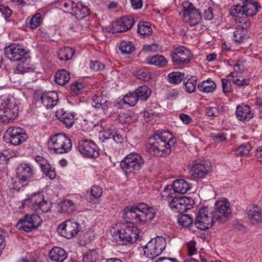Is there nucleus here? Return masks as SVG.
<instances>
[{
	"mask_svg": "<svg viewBox=\"0 0 262 262\" xmlns=\"http://www.w3.org/2000/svg\"><path fill=\"white\" fill-rule=\"evenodd\" d=\"M146 62L149 64L161 67L165 66L167 62L166 59L163 56L159 54L148 57L146 58Z\"/></svg>",
	"mask_w": 262,
	"mask_h": 262,
	"instance_id": "58836bf2",
	"label": "nucleus"
},
{
	"mask_svg": "<svg viewBox=\"0 0 262 262\" xmlns=\"http://www.w3.org/2000/svg\"><path fill=\"white\" fill-rule=\"evenodd\" d=\"M217 113V110L215 107L208 106L206 108V114L208 116H216Z\"/></svg>",
	"mask_w": 262,
	"mask_h": 262,
	"instance_id": "69168bd1",
	"label": "nucleus"
},
{
	"mask_svg": "<svg viewBox=\"0 0 262 262\" xmlns=\"http://www.w3.org/2000/svg\"><path fill=\"white\" fill-rule=\"evenodd\" d=\"M130 2L134 10L140 9L143 6V0H130Z\"/></svg>",
	"mask_w": 262,
	"mask_h": 262,
	"instance_id": "680f3d73",
	"label": "nucleus"
},
{
	"mask_svg": "<svg viewBox=\"0 0 262 262\" xmlns=\"http://www.w3.org/2000/svg\"><path fill=\"white\" fill-rule=\"evenodd\" d=\"M133 115V112L130 111H125L121 112L115 119V121L121 124L129 122Z\"/></svg>",
	"mask_w": 262,
	"mask_h": 262,
	"instance_id": "37998d69",
	"label": "nucleus"
},
{
	"mask_svg": "<svg viewBox=\"0 0 262 262\" xmlns=\"http://www.w3.org/2000/svg\"><path fill=\"white\" fill-rule=\"evenodd\" d=\"M172 186L174 192L181 194H185L191 189V185L183 179L174 180Z\"/></svg>",
	"mask_w": 262,
	"mask_h": 262,
	"instance_id": "c756f323",
	"label": "nucleus"
},
{
	"mask_svg": "<svg viewBox=\"0 0 262 262\" xmlns=\"http://www.w3.org/2000/svg\"><path fill=\"white\" fill-rule=\"evenodd\" d=\"M0 12L5 17H9L12 14L11 10L7 7L0 5Z\"/></svg>",
	"mask_w": 262,
	"mask_h": 262,
	"instance_id": "e2e57ef3",
	"label": "nucleus"
},
{
	"mask_svg": "<svg viewBox=\"0 0 262 262\" xmlns=\"http://www.w3.org/2000/svg\"><path fill=\"white\" fill-rule=\"evenodd\" d=\"M17 106L12 102L9 96H0V122L7 124L17 117Z\"/></svg>",
	"mask_w": 262,
	"mask_h": 262,
	"instance_id": "20e7f679",
	"label": "nucleus"
},
{
	"mask_svg": "<svg viewBox=\"0 0 262 262\" xmlns=\"http://www.w3.org/2000/svg\"><path fill=\"white\" fill-rule=\"evenodd\" d=\"M177 142L176 138L169 132L163 130L155 134L148 139L149 149L157 157L168 156Z\"/></svg>",
	"mask_w": 262,
	"mask_h": 262,
	"instance_id": "f257e3e1",
	"label": "nucleus"
},
{
	"mask_svg": "<svg viewBox=\"0 0 262 262\" xmlns=\"http://www.w3.org/2000/svg\"><path fill=\"white\" fill-rule=\"evenodd\" d=\"M155 262H179V261L174 257H160Z\"/></svg>",
	"mask_w": 262,
	"mask_h": 262,
	"instance_id": "774afa93",
	"label": "nucleus"
},
{
	"mask_svg": "<svg viewBox=\"0 0 262 262\" xmlns=\"http://www.w3.org/2000/svg\"><path fill=\"white\" fill-rule=\"evenodd\" d=\"M123 140L122 136L120 134L116 133L115 135H113L112 137H105L102 141V145L104 147L110 148L108 145L112 144L113 141L119 143H122Z\"/></svg>",
	"mask_w": 262,
	"mask_h": 262,
	"instance_id": "c03bdc74",
	"label": "nucleus"
},
{
	"mask_svg": "<svg viewBox=\"0 0 262 262\" xmlns=\"http://www.w3.org/2000/svg\"><path fill=\"white\" fill-rule=\"evenodd\" d=\"M252 147L248 142L241 144L237 149V154L240 156H245L249 155Z\"/></svg>",
	"mask_w": 262,
	"mask_h": 262,
	"instance_id": "603ef678",
	"label": "nucleus"
},
{
	"mask_svg": "<svg viewBox=\"0 0 262 262\" xmlns=\"http://www.w3.org/2000/svg\"><path fill=\"white\" fill-rule=\"evenodd\" d=\"M192 199L183 196L180 198H174L169 203V206L176 212H183L189 209Z\"/></svg>",
	"mask_w": 262,
	"mask_h": 262,
	"instance_id": "412c9836",
	"label": "nucleus"
},
{
	"mask_svg": "<svg viewBox=\"0 0 262 262\" xmlns=\"http://www.w3.org/2000/svg\"><path fill=\"white\" fill-rule=\"evenodd\" d=\"M180 14L182 15L184 21L193 26L202 21L201 13L189 1L183 2L180 7Z\"/></svg>",
	"mask_w": 262,
	"mask_h": 262,
	"instance_id": "39448f33",
	"label": "nucleus"
},
{
	"mask_svg": "<svg viewBox=\"0 0 262 262\" xmlns=\"http://www.w3.org/2000/svg\"><path fill=\"white\" fill-rule=\"evenodd\" d=\"M72 12L78 19H82L90 14V10L87 7L82 4L74 5L72 7Z\"/></svg>",
	"mask_w": 262,
	"mask_h": 262,
	"instance_id": "72a5a7b5",
	"label": "nucleus"
},
{
	"mask_svg": "<svg viewBox=\"0 0 262 262\" xmlns=\"http://www.w3.org/2000/svg\"><path fill=\"white\" fill-rule=\"evenodd\" d=\"M196 243L194 241L189 242L187 244L188 255L190 256L194 254L196 252Z\"/></svg>",
	"mask_w": 262,
	"mask_h": 262,
	"instance_id": "6e6d98bb",
	"label": "nucleus"
},
{
	"mask_svg": "<svg viewBox=\"0 0 262 262\" xmlns=\"http://www.w3.org/2000/svg\"><path fill=\"white\" fill-rule=\"evenodd\" d=\"M74 53L75 50L73 48L65 47L59 50L58 57L61 60H68L72 58Z\"/></svg>",
	"mask_w": 262,
	"mask_h": 262,
	"instance_id": "4c0bfd02",
	"label": "nucleus"
},
{
	"mask_svg": "<svg viewBox=\"0 0 262 262\" xmlns=\"http://www.w3.org/2000/svg\"><path fill=\"white\" fill-rule=\"evenodd\" d=\"M151 26L148 21H141L138 25L137 33L144 37L148 36L152 33Z\"/></svg>",
	"mask_w": 262,
	"mask_h": 262,
	"instance_id": "c9c22d12",
	"label": "nucleus"
},
{
	"mask_svg": "<svg viewBox=\"0 0 262 262\" xmlns=\"http://www.w3.org/2000/svg\"><path fill=\"white\" fill-rule=\"evenodd\" d=\"M102 194V188L98 185H94L91 187L90 192H88L86 200L92 204L99 202V198Z\"/></svg>",
	"mask_w": 262,
	"mask_h": 262,
	"instance_id": "473e14b6",
	"label": "nucleus"
},
{
	"mask_svg": "<svg viewBox=\"0 0 262 262\" xmlns=\"http://www.w3.org/2000/svg\"><path fill=\"white\" fill-rule=\"evenodd\" d=\"M166 244V240L164 237L157 236L149 241L144 247V254L150 258H154L162 253Z\"/></svg>",
	"mask_w": 262,
	"mask_h": 262,
	"instance_id": "1a4fd4ad",
	"label": "nucleus"
},
{
	"mask_svg": "<svg viewBox=\"0 0 262 262\" xmlns=\"http://www.w3.org/2000/svg\"><path fill=\"white\" fill-rule=\"evenodd\" d=\"M42 223V220L36 214H27L18 221L16 228L27 232L36 229Z\"/></svg>",
	"mask_w": 262,
	"mask_h": 262,
	"instance_id": "9b49d317",
	"label": "nucleus"
},
{
	"mask_svg": "<svg viewBox=\"0 0 262 262\" xmlns=\"http://www.w3.org/2000/svg\"><path fill=\"white\" fill-rule=\"evenodd\" d=\"M222 88H223V91L224 93H228L231 91V86L229 82V79H223L222 80Z\"/></svg>",
	"mask_w": 262,
	"mask_h": 262,
	"instance_id": "052dcab7",
	"label": "nucleus"
},
{
	"mask_svg": "<svg viewBox=\"0 0 262 262\" xmlns=\"http://www.w3.org/2000/svg\"><path fill=\"white\" fill-rule=\"evenodd\" d=\"M117 235L123 244H132L135 242L139 236V231L136 226L129 223L123 225L117 231Z\"/></svg>",
	"mask_w": 262,
	"mask_h": 262,
	"instance_id": "f8f14e48",
	"label": "nucleus"
},
{
	"mask_svg": "<svg viewBox=\"0 0 262 262\" xmlns=\"http://www.w3.org/2000/svg\"><path fill=\"white\" fill-rule=\"evenodd\" d=\"M227 78L229 80H231L233 83L239 86H245L249 84V80L244 79H241L238 78L237 75L233 73H231L228 76Z\"/></svg>",
	"mask_w": 262,
	"mask_h": 262,
	"instance_id": "de8ad7c7",
	"label": "nucleus"
},
{
	"mask_svg": "<svg viewBox=\"0 0 262 262\" xmlns=\"http://www.w3.org/2000/svg\"><path fill=\"white\" fill-rule=\"evenodd\" d=\"M231 212L230 204L226 199L217 201L212 212L219 222L224 223L227 221V218Z\"/></svg>",
	"mask_w": 262,
	"mask_h": 262,
	"instance_id": "f3484780",
	"label": "nucleus"
},
{
	"mask_svg": "<svg viewBox=\"0 0 262 262\" xmlns=\"http://www.w3.org/2000/svg\"><path fill=\"white\" fill-rule=\"evenodd\" d=\"M78 149L81 154L89 158H96L99 155L98 146L91 140H82L79 141Z\"/></svg>",
	"mask_w": 262,
	"mask_h": 262,
	"instance_id": "6ab92c4d",
	"label": "nucleus"
},
{
	"mask_svg": "<svg viewBox=\"0 0 262 262\" xmlns=\"http://www.w3.org/2000/svg\"><path fill=\"white\" fill-rule=\"evenodd\" d=\"M35 161L39 164L43 173L47 177L53 180L56 177V173L54 169H52L48 160L45 158L37 156L35 158Z\"/></svg>",
	"mask_w": 262,
	"mask_h": 262,
	"instance_id": "bb28decb",
	"label": "nucleus"
},
{
	"mask_svg": "<svg viewBox=\"0 0 262 262\" xmlns=\"http://www.w3.org/2000/svg\"><path fill=\"white\" fill-rule=\"evenodd\" d=\"M106 92L103 91L92 97V105L96 108H101L104 111L108 107V99Z\"/></svg>",
	"mask_w": 262,
	"mask_h": 262,
	"instance_id": "cd10ccee",
	"label": "nucleus"
},
{
	"mask_svg": "<svg viewBox=\"0 0 262 262\" xmlns=\"http://www.w3.org/2000/svg\"><path fill=\"white\" fill-rule=\"evenodd\" d=\"M80 230V224L75 219L67 220L62 223L57 228L59 234L68 239L76 236Z\"/></svg>",
	"mask_w": 262,
	"mask_h": 262,
	"instance_id": "4468645a",
	"label": "nucleus"
},
{
	"mask_svg": "<svg viewBox=\"0 0 262 262\" xmlns=\"http://www.w3.org/2000/svg\"><path fill=\"white\" fill-rule=\"evenodd\" d=\"M140 100L145 101L150 95L151 90L146 85L139 86L135 91Z\"/></svg>",
	"mask_w": 262,
	"mask_h": 262,
	"instance_id": "a19ab883",
	"label": "nucleus"
},
{
	"mask_svg": "<svg viewBox=\"0 0 262 262\" xmlns=\"http://www.w3.org/2000/svg\"><path fill=\"white\" fill-rule=\"evenodd\" d=\"M144 164V160L140 154L132 152L121 161L120 166L126 173H128L140 170Z\"/></svg>",
	"mask_w": 262,
	"mask_h": 262,
	"instance_id": "0eeeda50",
	"label": "nucleus"
},
{
	"mask_svg": "<svg viewBox=\"0 0 262 262\" xmlns=\"http://www.w3.org/2000/svg\"><path fill=\"white\" fill-rule=\"evenodd\" d=\"M98 259V254L95 249L90 250L83 257V262H96Z\"/></svg>",
	"mask_w": 262,
	"mask_h": 262,
	"instance_id": "8fccbe9b",
	"label": "nucleus"
},
{
	"mask_svg": "<svg viewBox=\"0 0 262 262\" xmlns=\"http://www.w3.org/2000/svg\"><path fill=\"white\" fill-rule=\"evenodd\" d=\"M43 196L41 194L33 195L31 198V202L33 207L38 212H47L51 207V204L42 200Z\"/></svg>",
	"mask_w": 262,
	"mask_h": 262,
	"instance_id": "5701e85b",
	"label": "nucleus"
},
{
	"mask_svg": "<svg viewBox=\"0 0 262 262\" xmlns=\"http://www.w3.org/2000/svg\"><path fill=\"white\" fill-rule=\"evenodd\" d=\"M49 148L57 154H62L69 151L72 147L70 139L63 134L52 136L48 141Z\"/></svg>",
	"mask_w": 262,
	"mask_h": 262,
	"instance_id": "423d86ee",
	"label": "nucleus"
},
{
	"mask_svg": "<svg viewBox=\"0 0 262 262\" xmlns=\"http://www.w3.org/2000/svg\"><path fill=\"white\" fill-rule=\"evenodd\" d=\"M90 67L94 71H98L104 68V65L99 61H91Z\"/></svg>",
	"mask_w": 262,
	"mask_h": 262,
	"instance_id": "13d9d810",
	"label": "nucleus"
},
{
	"mask_svg": "<svg viewBox=\"0 0 262 262\" xmlns=\"http://www.w3.org/2000/svg\"><path fill=\"white\" fill-rule=\"evenodd\" d=\"M189 171L194 178H204L211 171V163L208 160L198 159L189 165Z\"/></svg>",
	"mask_w": 262,
	"mask_h": 262,
	"instance_id": "9d476101",
	"label": "nucleus"
},
{
	"mask_svg": "<svg viewBox=\"0 0 262 262\" xmlns=\"http://www.w3.org/2000/svg\"><path fill=\"white\" fill-rule=\"evenodd\" d=\"M178 220L179 225L184 227H188L193 223L192 218L188 214H179Z\"/></svg>",
	"mask_w": 262,
	"mask_h": 262,
	"instance_id": "49530a36",
	"label": "nucleus"
},
{
	"mask_svg": "<svg viewBox=\"0 0 262 262\" xmlns=\"http://www.w3.org/2000/svg\"><path fill=\"white\" fill-rule=\"evenodd\" d=\"M212 139L217 142H222L226 140V134L218 132L212 134Z\"/></svg>",
	"mask_w": 262,
	"mask_h": 262,
	"instance_id": "4d7b16f0",
	"label": "nucleus"
},
{
	"mask_svg": "<svg viewBox=\"0 0 262 262\" xmlns=\"http://www.w3.org/2000/svg\"><path fill=\"white\" fill-rule=\"evenodd\" d=\"M139 100L135 91L126 94L123 98V101L130 106H134Z\"/></svg>",
	"mask_w": 262,
	"mask_h": 262,
	"instance_id": "3c124183",
	"label": "nucleus"
},
{
	"mask_svg": "<svg viewBox=\"0 0 262 262\" xmlns=\"http://www.w3.org/2000/svg\"><path fill=\"white\" fill-rule=\"evenodd\" d=\"M184 73L180 72H171L168 75V81L169 83L178 84L180 83L184 78Z\"/></svg>",
	"mask_w": 262,
	"mask_h": 262,
	"instance_id": "a18cd8bd",
	"label": "nucleus"
},
{
	"mask_svg": "<svg viewBox=\"0 0 262 262\" xmlns=\"http://www.w3.org/2000/svg\"><path fill=\"white\" fill-rule=\"evenodd\" d=\"M159 50V45L155 43L145 46L143 48V51L147 53L158 52Z\"/></svg>",
	"mask_w": 262,
	"mask_h": 262,
	"instance_id": "5fc2aeb1",
	"label": "nucleus"
},
{
	"mask_svg": "<svg viewBox=\"0 0 262 262\" xmlns=\"http://www.w3.org/2000/svg\"><path fill=\"white\" fill-rule=\"evenodd\" d=\"M242 3L232 6L229 10L231 16L236 17L235 22L238 19H249L248 17L255 15L260 6L255 0H241Z\"/></svg>",
	"mask_w": 262,
	"mask_h": 262,
	"instance_id": "7ed1b4c3",
	"label": "nucleus"
},
{
	"mask_svg": "<svg viewBox=\"0 0 262 262\" xmlns=\"http://www.w3.org/2000/svg\"><path fill=\"white\" fill-rule=\"evenodd\" d=\"M246 211L248 220L251 223L256 224L262 221V211L257 205L247 207Z\"/></svg>",
	"mask_w": 262,
	"mask_h": 262,
	"instance_id": "393cba45",
	"label": "nucleus"
},
{
	"mask_svg": "<svg viewBox=\"0 0 262 262\" xmlns=\"http://www.w3.org/2000/svg\"><path fill=\"white\" fill-rule=\"evenodd\" d=\"M41 23V15L37 13L35 14L30 20L28 26L32 29L37 28Z\"/></svg>",
	"mask_w": 262,
	"mask_h": 262,
	"instance_id": "864d4df0",
	"label": "nucleus"
},
{
	"mask_svg": "<svg viewBox=\"0 0 262 262\" xmlns=\"http://www.w3.org/2000/svg\"><path fill=\"white\" fill-rule=\"evenodd\" d=\"M118 49L122 54L128 55L135 50V47L131 41L123 40L120 43Z\"/></svg>",
	"mask_w": 262,
	"mask_h": 262,
	"instance_id": "ea45409f",
	"label": "nucleus"
},
{
	"mask_svg": "<svg viewBox=\"0 0 262 262\" xmlns=\"http://www.w3.org/2000/svg\"><path fill=\"white\" fill-rule=\"evenodd\" d=\"M135 23L134 18L132 16H125L115 21V30L122 32L130 29Z\"/></svg>",
	"mask_w": 262,
	"mask_h": 262,
	"instance_id": "b1692460",
	"label": "nucleus"
},
{
	"mask_svg": "<svg viewBox=\"0 0 262 262\" xmlns=\"http://www.w3.org/2000/svg\"><path fill=\"white\" fill-rule=\"evenodd\" d=\"M179 118L185 124H189L192 121L191 118L188 115L181 113L179 115Z\"/></svg>",
	"mask_w": 262,
	"mask_h": 262,
	"instance_id": "338daca9",
	"label": "nucleus"
},
{
	"mask_svg": "<svg viewBox=\"0 0 262 262\" xmlns=\"http://www.w3.org/2000/svg\"><path fill=\"white\" fill-rule=\"evenodd\" d=\"M237 26L233 32L232 39L238 43L243 42L247 38V30L250 27L251 23L249 19H238Z\"/></svg>",
	"mask_w": 262,
	"mask_h": 262,
	"instance_id": "a211bd4d",
	"label": "nucleus"
},
{
	"mask_svg": "<svg viewBox=\"0 0 262 262\" xmlns=\"http://www.w3.org/2000/svg\"><path fill=\"white\" fill-rule=\"evenodd\" d=\"M35 170L29 163H22L17 168L16 176L21 182H24L34 177Z\"/></svg>",
	"mask_w": 262,
	"mask_h": 262,
	"instance_id": "4be33fe9",
	"label": "nucleus"
},
{
	"mask_svg": "<svg viewBox=\"0 0 262 262\" xmlns=\"http://www.w3.org/2000/svg\"><path fill=\"white\" fill-rule=\"evenodd\" d=\"M186 80H184V85L186 91L189 93H192L196 89L197 78L195 76H191L188 78H186Z\"/></svg>",
	"mask_w": 262,
	"mask_h": 262,
	"instance_id": "79ce46f5",
	"label": "nucleus"
},
{
	"mask_svg": "<svg viewBox=\"0 0 262 262\" xmlns=\"http://www.w3.org/2000/svg\"><path fill=\"white\" fill-rule=\"evenodd\" d=\"M236 116L238 120L241 121H249L253 117L248 105L242 104L236 107Z\"/></svg>",
	"mask_w": 262,
	"mask_h": 262,
	"instance_id": "c85d7f7f",
	"label": "nucleus"
},
{
	"mask_svg": "<svg viewBox=\"0 0 262 262\" xmlns=\"http://www.w3.org/2000/svg\"><path fill=\"white\" fill-rule=\"evenodd\" d=\"M216 85L214 81L210 79L204 80L200 82L198 85L199 91L204 93L213 92L216 89Z\"/></svg>",
	"mask_w": 262,
	"mask_h": 262,
	"instance_id": "f704fd0d",
	"label": "nucleus"
},
{
	"mask_svg": "<svg viewBox=\"0 0 262 262\" xmlns=\"http://www.w3.org/2000/svg\"><path fill=\"white\" fill-rule=\"evenodd\" d=\"M27 53V51L19 44H11L5 49L6 57L14 62L20 61L21 63H25L27 60L26 57Z\"/></svg>",
	"mask_w": 262,
	"mask_h": 262,
	"instance_id": "ddd939ff",
	"label": "nucleus"
},
{
	"mask_svg": "<svg viewBox=\"0 0 262 262\" xmlns=\"http://www.w3.org/2000/svg\"><path fill=\"white\" fill-rule=\"evenodd\" d=\"M218 222L212 211H209L207 207L199 209L194 222L195 226L199 229L205 230L211 228L213 224Z\"/></svg>",
	"mask_w": 262,
	"mask_h": 262,
	"instance_id": "6e6552de",
	"label": "nucleus"
},
{
	"mask_svg": "<svg viewBox=\"0 0 262 262\" xmlns=\"http://www.w3.org/2000/svg\"><path fill=\"white\" fill-rule=\"evenodd\" d=\"M4 137L7 138L9 143L15 146L25 142L28 138L25 130L17 126L8 128L4 133Z\"/></svg>",
	"mask_w": 262,
	"mask_h": 262,
	"instance_id": "2eb2a0df",
	"label": "nucleus"
},
{
	"mask_svg": "<svg viewBox=\"0 0 262 262\" xmlns=\"http://www.w3.org/2000/svg\"><path fill=\"white\" fill-rule=\"evenodd\" d=\"M134 75L138 79L144 81H148L152 78L150 73L145 69H140L135 72Z\"/></svg>",
	"mask_w": 262,
	"mask_h": 262,
	"instance_id": "09e8293b",
	"label": "nucleus"
},
{
	"mask_svg": "<svg viewBox=\"0 0 262 262\" xmlns=\"http://www.w3.org/2000/svg\"><path fill=\"white\" fill-rule=\"evenodd\" d=\"M49 256L52 261L62 262L67 257V254L63 248L54 247L50 250Z\"/></svg>",
	"mask_w": 262,
	"mask_h": 262,
	"instance_id": "7c9ffc66",
	"label": "nucleus"
},
{
	"mask_svg": "<svg viewBox=\"0 0 262 262\" xmlns=\"http://www.w3.org/2000/svg\"><path fill=\"white\" fill-rule=\"evenodd\" d=\"M70 79V74L65 70H60L55 75V82L60 85H64Z\"/></svg>",
	"mask_w": 262,
	"mask_h": 262,
	"instance_id": "e433bc0d",
	"label": "nucleus"
},
{
	"mask_svg": "<svg viewBox=\"0 0 262 262\" xmlns=\"http://www.w3.org/2000/svg\"><path fill=\"white\" fill-rule=\"evenodd\" d=\"M42 104L47 108H52L57 105L59 98L57 93L55 91L44 93L41 97Z\"/></svg>",
	"mask_w": 262,
	"mask_h": 262,
	"instance_id": "a878e982",
	"label": "nucleus"
},
{
	"mask_svg": "<svg viewBox=\"0 0 262 262\" xmlns=\"http://www.w3.org/2000/svg\"><path fill=\"white\" fill-rule=\"evenodd\" d=\"M82 196L79 194H73L62 201L60 204L61 212L71 214L77 209L81 201Z\"/></svg>",
	"mask_w": 262,
	"mask_h": 262,
	"instance_id": "aec40b11",
	"label": "nucleus"
},
{
	"mask_svg": "<svg viewBox=\"0 0 262 262\" xmlns=\"http://www.w3.org/2000/svg\"><path fill=\"white\" fill-rule=\"evenodd\" d=\"M171 57L174 64L182 65L189 62L192 54L185 47L180 46L171 52Z\"/></svg>",
	"mask_w": 262,
	"mask_h": 262,
	"instance_id": "dca6fc26",
	"label": "nucleus"
},
{
	"mask_svg": "<svg viewBox=\"0 0 262 262\" xmlns=\"http://www.w3.org/2000/svg\"><path fill=\"white\" fill-rule=\"evenodd\" d=\"M56 116L68 128H71L74 123L75 119L73 114L67 113L63 110L57 111Z\"/></svg>",
	"mask_w": 262,
	"mask_h": 262,
	"instance_id": "2f4dec72",
	"label": "nucleus"
},
{
	"mask_svg": "<svg viewBox=\"0 0 262 262\" xmlns=\"http://www.w3.org/2000/svg\"><path fill=\"white\" fill-rule=\"evenodd\" d=\"M204 17L205 19L208 20H211L213 19V9L211 7H209L204 11Z\"/></svg>",
	"mask_w": 262,
	"mask_h": 262,
	"instance_id": "0e129e2a",
	"label": "nucleus"
},
{
	"mask_svg": "<svg viewBox=\"0 0 262 262\" xmlns=\"http://www.w3.org/2000/svg\"><path fill=\"white\" fill-rule=\"evenodd\" d=\"M156 211L152 207L141 203L136 206H127L124 210V218L141 222H150L155 217Z\"/></svg>",
	"mask_w": 262,
	"mask_h": 262,
	"instance_id": "f03ea898",
	"label": "nucleus"
},
{
	"mask_svg": "<svg viewBox=\"0 0 262 262\" xmlns=\"http://www.w3.org/2000/svg\"><path fill=\"white\" fill-rule=\"evenodd\" d=\"M171 188H172V185H167L165 187L164 189L161 192V196L163 199H167L168 198L172 197Z\"/></svg>",
	"mask_w": 262,
	"mask_h": 262,
	"instance_id": "bf43d9fd",
	"label": "nucleus"
}]
</instances>
